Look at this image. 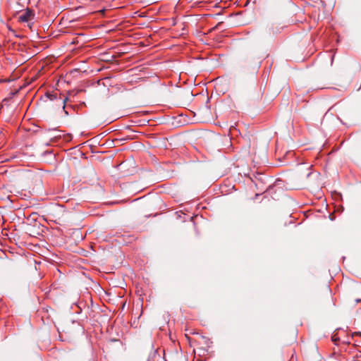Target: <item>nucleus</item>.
I'll use <instances>...</instances> for the list:
<instances>
[{"mask_svg": "<svg viewBox=\"0 0 361 361\" xmlns=\"http://www.w3.org/2000/svg\"><path fill=\"white\" fill-rule=\"evenodd\" d=\"M280 32V29L276 25L268 24L265 27V35L268 37H274Z\"/></svg>", "mask_w": 361, "mask_h": 361, "instance_id": "nucleus-1", "label": "nucleus"}, {"mask_svg": "<svg viewBox=\"0 0 361 361\" xmlns=\"http://www.w3.org/2000/svg\"><path fill=\"white\" fill-rule=\"evenodd\" d=\"M194 342L199 345H202L203 348H209L212 343L210 339L208 337L204 336H199Z\"/></svg>", "mask_w": 361, "mask_h": 361, "instance_id": "nucleus-2", "label": "nucleus"}, {"mask_svg": "<svg viewBox=\"0 0 361 361\" xmlns=\"http://www.w3.org/2000/svg\"><path fill=\"white\" fill-rule=\"evenodd\" d=\"M32 16V11L30 9H27L24 13L19 16L18 20L20 22H28L30 20Z\"/></svg>", "mask_w": 361, "mask_h": 361, "instance_id": "nucleus-3", "label": "nucleus"}, {"mask_svg": "<svg viewBox=\"0 0 361 361\" xmlns=\"http://www.w3.org/2000/svg\"><path fill=\"white\" fill-rule=\"evenodd\" d=\"M331 340L336 345H337V342L339 341V338L336 335H334L331 337Z\"/></svg>", "mask_w": 361, "mask_h": 361, "instance_id": "nucleus-4", "label": "nucleus"}, {"mask_svg": "<svg viewBox=\"0 0 361 361\" xmlns=\"http://www.w3.org/2000/svg\"><path fill=\"white\" fill-rule=\"evenodd\" d=\"M66 100H67V98H66V99H64V102H63V103H64V104H63V109L65 108V102H66Z\"/></svg>", "mask_w": 361, "mask_h": 361, "instance_id": "nucleus-5", "label": "nucleus"}, {"mask_svg": "<svg viewBox=\"0 0 361 361\" xmlns=\"http://www.w3.org/2000/svg\"><path fill=\"white\" fill-rule=\"evenodd\" d=\"M49 97L50 99H52V95L49 94Z\"/></svg>", "mask_w": 361, "mask_h": 361, "instance_id": "nucleus-6", "label": "nucleus"}]
</instances>
